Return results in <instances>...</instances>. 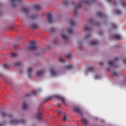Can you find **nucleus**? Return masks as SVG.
Here are the masks:
<instances>
[{"instance_id":"obj_53","label":"nucleus","mask_w":126,"mask_h":126,"mask_svg":"<svg viewBox=\"0 0 126 126\" xmlns=\"http://www.w3.org/2000/svg\"><path fill=\"white\" fill-rule=\"evenodd\" d=\"M0 76H2V75L0 74Z\"/></svg>"},{"instance_id":"obj_30","label":"nucleus","mask_w":126,"mask_h":126,"mask_svg":"<svg viewBox=\"0 0 126 126\" xmlns=\"http://www.w3.org/2000/svg\"><path fill=\"white\" fill-rule=\"evenodd\" d=\"M117 27V25L115 24H112L111 25V28L112 29H115V28Z\"/></svg>"},{"instance_id":"obj_11","label":"nucleus","mask_w":126,"mask_h":126,"mask_svg":"<svg viewBox=\"0 0 126 126\" xmlns=\"http://www.w3.org/2000/svg\"><path fill=\"white\" fill-rule=\"evenodd\" d=\"M96 15L98 17H106V15H105V14H103L100 12H98L96 13Z\"/></svg>"},{"instance_id":"obj_35","label":"nucleus","mask_w":126,"mask_h":126,"mask_svg":"<svg viewBox=\"0 0 126 126\" xmlns=\"http://www.w3.org/2000/svg\"><path fill=\"white\" fill-rule=\"evenodd\" d=\"M121 4V5H122V6H124V7H126V4L125 3L124 1H122Z\"/></svg>"},{"instance_id":"obj_45","label":"nucleus","mask_w":126,"mask_h":126,"mask_svg":"<svg viewBox=\"0 0 126 126\" xmlns=\"http://www.w3.org/2000/svg\"><path fill=\"white\" fill-rule=\"evenodd\" d=\"M98 34H99V35H102V34H103V32H102V31H99V32H98Z\"/></svg>"},{"instance_id":"obj_20","label":"nucleus","mask_w":126,"mask_h":126,"mask_svg":"<svg viewBox=\"0 0 126 126\" xmlns=\"http://www.w3.org/2000/svg\"><path fill=\"white\" fill-rule=\"evenodd\" d=\"M38 120L39 121H42V116H43V113L42 112H39L38 113Z\"/></svg>"},{"instance_id":"obj_9","label":"nucleus","mask_w":126,"mask_h":126,"mask_svg":"<svg viewBox=\"0 0 126 126\" xmlns=\"http://www.w3.org/2000/svg\"><path fill=\"white\" fill-rule=\"evenodd\" d=\"M50 73L53 76H56V75L57 74V71L54 68L50 69Z\"/></svg>"},{"instance_id":"obj_16","label":"nucleus","mask_w":126,"mask_h":126,"mask_svg":"<svg viewBox=\"0 0 126 126\" xmlns=\"http://www.w3.org/2000/svg\"><path fill=\"white\" fill-rule=\"evenodd\" d=\"M22 108L23 110H27L28 109V105H27L26 103L24 102L23 104Z\"/></svg>"},{"instance_id":"obj_19","label":"nucleus","mask_w":126,"mask_h":126,"mask_svg":"<svg viewBox=\"0 0 126 126\" xmlns=\"http://www.w3.org/2000/svg\"><path fill=\"white\" fill-rule=\"evenodd\" d=\"M44 70L39 71L36 72V75L37 76H40V75H42V74H44Z\"/></svg>"},{"instance_id":"obj_4","label":"nucleus","mask_w":126,"mask_h":126,"mask_svg":"<svg viewBox=\"0 0 126 126\" xmlns=\"http://www.w3.org/2000/svg\"><path fill=\"white\" fill-rule=\"evenodd\" d=\"M26 123V122H25V121L23 120H21L20 121L12 120L10 122V124L11 125H18L19 124H21V125H24Z\"/></svg>"},{"instance_id":"obj_8","label":"nucleus","mask_w":126,"mask_h":126,"mask_svg":"<svg viewBox=\"0 0 126 126\" xmlns=\"http://www.w3.org/2000/svg\"><path fill=\"white\" fill-rule=\"evenodd\" d=\"M74 110L76 113H78V114H79L80 116H82V110H81L80 108L78 107H75L74 108Z\"/></svg>"},{"instance_id":"obj_10","label":"nucleus","mask_w":126,"mask_h":126,"mask_svg":"<svg viewBox=\"0 0 126 126\" xmlns=\"http://www.w3.org/2000/svg\"><path fill=\"white\" fill-rule=\"evenodd\" d=\"M113 37L114 39H115V40H122V36H121L120 34H114Z\"/></svg>"},{"instance_id":"obj_24","label":"nucleus","mask_w":126,"mask_h":126,"mask_svg":"<svg viewBox=\"0 0 126 126\" xmlns=\"http://www.w3.org/2000/svg\"><path fill=\"white\" fill-rule=\"evenodd\" d=\"M67 120H68V118H67V116L66 115H64L63 116V122L64 123V122H66V121H67Z\"/></svg>"},{"instance_id":"obj_37","label":"nucleus","mask_w":126,"mask_h":126,"mask_svg":"<svg viewBox=\"0 0 126 126\" xmlns=\"http://www.w3.org/2000/svg\"><path fill=\"white\" fill-rule=\"evenodd\" d=\"M20 64H21V63H19V62H17V63H15V65L16 66H19V65H20Z\"/></svg>"},{"instance_id":"obj_51","label":"nucleus","mask_w":126,"mask_h":126,"mask_svg":"<svg viewBox=\"0 0 126 126\" xmlns=\"http://www.w3.org/2000/svg\"><path fill=\"white\" fill-rule=\"evenodd\" d=\"M72 3H73V4H74V2H72Z\"/></svg>"},{"instance_id":"obj_14","label":"nucleus","mask_w":126,"mask_h":126,"mask_svg":"<svg viewBox=\"0 0 126 126\" xmlns=\"http://www.w3.org/2000/svg\"><path fill=\"white\" fill-rule=\"evenodd\" d=\"M83 28H84V30H85V31H89L90 30H91V28H89V27H88V26L85 25L83 26Z\"/></svg>"},{"instance_id":"obj_1","label":"nucleus","mask_w":126,"mask_h":126,"mask_svg":"<svg viewBox=\"0 0 126 126\" xmlns=\"http://www.w3.org/2000/svg\"><path fill=\"white\" fill-rule=\"evenodd\" d=\"M37 48H38V46H37L36 44V41L32 40L30 42L29 45L25 47V50L27 52H29V51H34L36 50Z\"/></svg>"},{"instance_id":"obj_31","label":"nucleus","mask_w":126,"mask_h":126,"mask_svg":"<svg viewBox=\"0 0 126 126\" xmlns=\"http://www.w3.org/2000/svg\"><path fill=\"white\" fill-rule=\"evenodd\" d=\"M62 38L63 39H64V40H67V36H66V35H64V34H63L62 35Z\"/></svg>"},{"instance_id":"obj_18","label":"nucleus","mask_w":126,"mask_h":126,"mask_svg":"<svg viewBox=\"0 0 126 126\" xmlns=\"http://www.w3.org/2000/svg\"><path fill=\"white\" fill-rule=\"evenodd\" d=\"M81 123L84 124V125H87V124H88V121L86 119L82 118L81 120Z\"/></svg>"},{"instance_id":"obj_38","label":"nucleus","mask_w":126,"mask_h":126,"mask_svg":"<svg viewBox=\"0 0 126 126\" xmlns=\"http://www.w3.org/2000/svg\"><path fill=\"white\" fill-rule=\"evenodd\" d=\"M11 2L13 3L15 1H19L20 2H21V0H11Z\"/></svg>"},{"instance_id":"obj_42","label":"nucleus","mask_w":126,"mask_h":126,"mask_svg":"<svg viewBox=\"0 0 126 126\" xmlns=\"http://www.w3.org/2000/svg\"><path fill=\"white\" fill-rule=\"evenodd\" d=\"M91 37V34H88L87 36H86V38H90Z\"/></svg>"},{"instance_id":"obj_34","label":"nucleus","mask_w":126,"mask_h":126,"mask_svg":"<svg viewBox=\"0 0 126 126\" xmlns=\"http://www.w3.org/2000/svg\"><path fill=\"white\" fill-rule=\"evenodd\" d=\"M59 62H60V63H64L65 61L63 60V58H62V57H60L59 58Z\"/></svg>"},{"instance_id":"obj_50","label":"nucleus","mask_w":126,"mask_h":126,"mask_svg":"<svg viewBox=\"0 0 126 126\" xmlns=\"http://www.w3.org/2000/svg\"><path fill=\"white\" fill-rule=\"evenodd\" d=\"M2 124H0V126H2Z\"/></svg>"},{"instance_id":"obj_21","label":"nucleus","mask_w":126,"mask_h":126,"mask_svg":"<svg viewBox=\"0 0 126 126\" xmlns=\"http://www.w3.org/2000/svg\"><path fill=\"white\" fill-rule=\"evenodd\" d=\"M94 69V67H89L87 69L88 72H92Z\"/></svg>"},{"instance_id":"obj_3","label":"nucleus","mask_w":126,"mask_h":126,"mask_svg":"<svg viewBox=\"0 0 126 126\" xmlns=\"http://www.w3.org/2000/svg\"><path fill=\"white\" fill-rule=\"evenodd\" d=\"M51 99H58V100H61L64 105H66V102H65L64 98L61 96V95L59 94H54L52 96L48 97L44 100V102H47V101H49V100H51Z\"/></svg>"},{"instance_id":"obj_44","label":"nucleus","mask_w":126,"mask_h":126,"mask_svg":"<svg viewBox=\"0 0 126 126\" xmlns=\"http://www.w3.org/2000/svg\"><path fill=\"white\" fill-rule=\"evenodd\" d=\"M58 115H61L62 114V111L61 110H58Z\"/></svg>"},{"instance_id":"obj_39","label":"nucleus","mask_w":126,"mask_h":126,"mask_svg":"<svg viewBox=\"0 0 126 126\" xmlns=\"http://www.w3.org/2000/svg\"><path fill=\"white\" fill-rule=\"evenodd\" d=\"M71 56H72L71 54H69L66 55V57L67 58H71Z\"/></svg>"},{"instance_id":"obj_26","label":"nucleus","mask_w":126,"mask_h":126,"mask_svg":"<svg viewBox=\"0 0 126 126\" xmlns=\"http://www.w3.org/2000/svg\"><path fill=\"white\" fill-rule=\"evenodd\" d=\"M18 56V54L17 53H12L11 54V57L12 58H16Z\"/></svg>"},{"instance_id":"obj_5","label":"nucleus","mask_w":126,"mask_h":126,"mask_svg":"<svg viewBox=\"0 0 126 126\" xmlns=\"http://www.w3.org/2000/svg\"><path fill=\"white\" fill-rule=\"evenodd\" d=\"M39 94V91H34L30 94H26V97H31L32 96H37Z\"/></svg>"},{"instance_id":"obj_17","label":"nucleus","mask_w":126,"mask_h":126,"mask_svg":"<svg viewBox=\"0 0 126 126\" xmlns=\"http://www.w3.org/2000/svg\"><path fill=\"white\" fill-rule=\"evenodd\" d=\"M91 45V46H97V45H98V41H97V40L92 41Z\"/></svg>"},{"instance_id":"obj_6","label":"nucleus","mask_w":126,"mask_h":126,"mask_svg":"<svg viewBox=\"0 0 126 126\" xmlns=\"http://www.w3.org/2000/svg\"><path fill=\"white\" fill-rule=\"evenodd\" d=\"M47 21L48 23H53V18L51 13H47Z\"/></svg>"},{"instance_id":"obj_28","label":"nucleus","mask_w":126,"mask_h":126,"mask_svg":"<svg viewBox=\"0 0 126 126\" xmlns=\"http://www.w3.org/2000/svg\"><path fill=\"white\" fill-rule=\"evenodd\" d=\"M69 23L71 26H74L75 25L74 22L72 19L69 20Z\"/></svg>"},{"instance_id":"obj_22","label":"nucleus","mask_w":126,"mask_h":126,"mask_svg":"<svg viewBox=\"0 0 126 126\" xmlns=\"http://www.w3.org/2000/svg\"><path fill=\"white\" fill-rule=\"evenodd\" d=\"M73 67V65L72 64H69L65 66L66 69H70Z\"/></svg>"},{"instance_id":"obj_23","label":"nucleus","mask_w":126,"mask_h":126,"mask_svg":"<svg viewBox=\"0 0 126 126\" xmlns=\"http://www.w3.org/2000/svg\"><path fill=\"white\" fill-rule=\"evenodd\" d=\"M68 34H72V28H68L66 30Z\"/></svg>"},{"instance_id":"obj_7","label":"nucleus","mask_w":126,"mask_h":126,"mask_svg":"<svg viewBox=\"0 0 126 126\" xmlns=\"http://www.w3.org/2000/svg\"><path fill=\"white\" fill-rule=\"evenodd\" d=\"M118 60H119V58L115 57L113 61H108V63L109 65L113 66V65H114V63H115V62H117V61H118Z\"/></svg>"},{"instance_id":"obj_41","label":"nucleus","mask_w":126,"mask_h":126,"mask_svg":"<svg viewBox=\"0 0 126 126\" xmlns=\"http://www.w3.org/2000/svg\"><path fill=\"white\" fill-rule=\"evenodd\" d=\"M98 64H99V65H100V66H102L103 64V62H99L98 63Z\"/></svg>"},{"instance_id":"obj_29","label":"nucleus","mask_w":126,"mask_h":126,"mask_svg":"<svg viewBox=\"0 0 126 126\" xmlns=\"http://www.w3.org/2000/svg\"><path fill=\"white\" fill-rule=\"evenodd\" d=\"M1 117H7V114L4 112H2L1 113Z\"/></svg>"},{"instance_id":"obj_52","label":"nucleus","mask_w":126,"mask_h":126,"mask_svg":"<svg viewBox=\"0 0 126 126\" xmlns=\"http://www.w3.org/2000/svg\"><path fill=\"white\" fill-rule=\"evenodd\" d=\"M95 0H92V1H95Z\"/></svg>"},{"instance_id":"obj_27","label":"nucleus","mask_w":126,"mask_h":126,"mask_svg":"<svg viewBox=\"0 0 126 126\" xmlns=\"http://www.w3.org/2000/svg\"><path fill=\"white\" fill-rule=\"evenodd\" d=\"M63 5H67L68 4V1L66 0H64L63 1Z\"/></svg>"},{"instance_id":"obj_13","label":"nucleus","mask_w":126,"mask_h":126,"mask_svg":"<svg viewBox=\"0 0 126 126\" xmlns=\"http://www.w3.org/2000/svg\"><path fill=\"white\" fill-rule=\"evenodd\" d=\"M31 27L32 29H35V28H38V25L35 23H33L31 25Z\"/></svg>"},{"instance_id":"obj_49","label":"nucleus","mask_w":126,"mask_h":126,"mask_svg":"<svg viewBox=\"0 0 126 126\" xmlns=\"http://www.w3.org/2000/svg\"><path fill=\"white\" fill-rule=\"evenodd\" d=\"M98 78V75L95 76V79H97Z\"/></svg>"},{"instance_id":"obj_32","label":"nucleus","mask_w":126,"mask_h":126,"mask_svg":"<svg viewBox=\"0 0 126 126\" xmlns=\"http://www.w3.org/2000/svg\"><path fill=\"white\" fill-rule=\"evenodd\" d=\"M3 66L4 68H9V66L6 63L4 64Z\"/></svg>"},{"instance_id":"obj_15","label":"nucleus","mask_w":126,"mask_h":126,"mask_svg":"<svg viewBox=\"0 0 126 126\" xmlns=\"http://www.w3.org/2000/svg\"><path fill=\"white\" fill-rule=\"evenodd\" d=\"M34 8L37 10H40L41 9V5L39 4H36L34 5Z\"/></svg>"},{"instance_id":"obj_43","label":"nucleus","mask_w":126,"mask_h":126,"mask_svg":"<svg viewBox=\"0 0 126 126\" xmlns=\"http://www.w3.org/2000/svg\"><path fill=\"white\" fill-rule=\"evenodd\" d=\"M13 117V115L12 114H9L8 115V118H9V119L12 118Z\"/></svg>"},{"instance_id":"obj_46","label":"nucleus","mask_w":126,"mask_h":126,"mask_svg":"<svg viewBox=\"0 0 126 126\" xmlns=\"http://www.w3.org/2000/svg\"><path fill=\"white\" fill-rule=\"evenodd\" d=\"M123 62L124 63H126V59H124L123 60Z\"/></svg>"},{"instance_id":"obj_48","label":"nucleus","mask_w":126,"mask_h":126,"mask_svg":"<svg viewBox=\"0 0 126 126\" xmlns=\"http://www.w3.org/2000/svg\"><path fill=\"white\" fill-rule=\"evenodd\" d=\"M14 48H15V49H16V45H14Z\"/></svg>"},{"instance_id":"obj_40","label":"nucleus","mask_w":126,"mask_h":126,"mask_svg":"<svg viewBox=\"0 0 126 126\" xmlns=\"http://www.w3.org/2000/svg\"><path fill=\"white\" fill-rule=\"evenodd\" d=\"M112 74H113V75H117L118 73L116 71H113L112 72Z\"/></svg>"},{"instance_id":"obj_36","label":"nucleus","mask_w":126,"mask_h":126,"mask_svg":"<svg viewBox=\"0 0 126 126\" xmlns=\"http://www.w3.org/2000/svg\"><path fill=\"white\" fill-rule=\"evenodd\" d=\"M56 31V28H51L50 29V32H55Z\"/></svg>"},{"instance_id":"obj_2","label":"nucleus","mask_w":126,"mask_h":126,"mask_svg":"<svg viewBox=\"0 0 126 126\" xmlns=\"http://www.w3.org/2000/svg\"><path fill=\"white\" fill-rule=\"evenodd\" d=\"M85 3V4H90V1L88 0H82L80 1L79 4L78 5H75V8L74 9V17H76L78 13L77 12V9L79 8V7H81V5Z\"/></svg>"},{"instance_id":"obj_33","label":"nucleus","mask_w":126,"mask_h":126,"mask_svg":"<svg viewBox=\"0 0 126 126\" xmlns=\"http://www.w3.org/2000/svg\"><path fill=\"white\" fill-rule=\"evenodd\" d=\"M115 12L116 14H121V13H122V11H121V10H116L115 11Z\"/></svg>"},{"instance_id":"obj_47","label":"nucleus","mask_w":126,"mask_h":126,"mask_svg":"<svg viewBox=\"0 0 126 126\" xmlns=\"http://www.w3.org/2000/svg\"><path fill=\"white\" fill-rule=\"evenodd\" d=\"M107 1H109V2H111V1H112V0H107Z\"/></svg>"},{"instance_id":"obj_12","label":"nucleus","mask_w":126,"mask_h":126,"mask_svg":"<svg viewBox=\"0 0 126 126\" xmlns=\"http://www.w3.org/2000/svg\"><path fill=\"white\" fill-rule=\"evenodd\" d=\"M32 68L30 67V68H28V76H29V78H30V77H31V76H32V75L31 74V72H32Z\"/></svg>"},{"instance_id":"obj_25","label":"nucleus","mask_w":126,"mask_h":126,"mask_svg":"<svg viewBox=\"0 0 126 126\" xmlns=\"http://www.w3.org/2000/svg\"><path fill=\"white\" fill-rule=\"evenodd\" d=\"M22 10L25 13H27L28 11V8H25V7H22Z\"/></svg>"}]
</instances>
